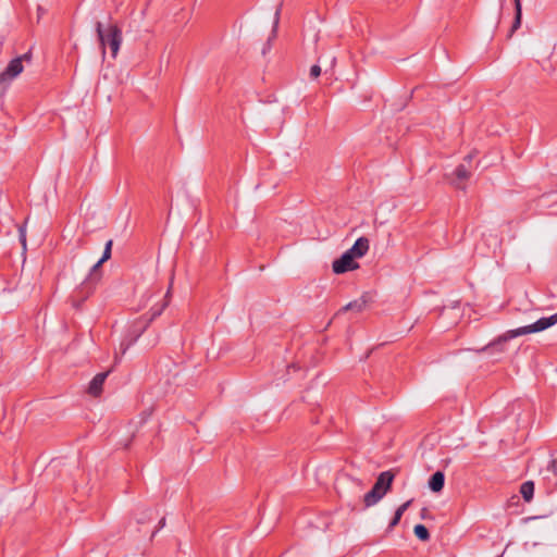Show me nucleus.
<instances>
[{
	"label": "nucleus",
	"mask_w": 557,
	"mask_h": 557,
	"mask_svg": "<svg viewBox=\"0 0 557 557\" xmlns=\"http://www.w3.org/2000/svg\"><path fill=\"white\" fill-rule=\"evenodd\" d=\"M557 323V312L548 318H541L535 323L510 330L505 334L498 336L495 341L486 345L482 350H490L491 354L503 352L505 344L517 336L527 335L531 333L542 332Z\"/></svg>",
	"instance_id": "f257e3e1"
},
{
	"label": "nucleus",
	"mask_w": 557,
	"mask_h": 557,
	"mask_svg": "<svg viewBox=\"0 0 557 557\" xmlns=\"http://www.w3.org/2000/svg\"><path fill=\"white\" fill-rule=\"evenodd\" d=\"M96 32L100 41L102 58L106 55V45H109L112 57L115 58L122 44V32L116 25L104 28L100 22L96 23Z\"/></svg>",
	"instance_id": "f03ea898"
},
{
	"label": "nucleus",
	"mask_w": 557,
	"mask_h": 557,
	"mask_svg": "<svg viewBox=\"0 0 557 557\" xmlns=\"http://www.w3.org/2000/svg\"><path fill=\"white\" fill-rule=\"evenodd\" d=\"M394 478L395 474L392 471H384L380 473L372 490L363 497L366 507L374 506L387 494L392 487Z\"/></svg>",
	"instance_id": "7ed1b4c3"
},
{
	"label": "nucleus",
	"mask_w": 557,
	"mask_h": 557,
	"mask_svg": "<svg viewBox=\"0 0 557 557\" xmlns=\"http://www.w3.org/2000/svg\"><path fill=\"white\" fill-rule=\"evenodd\" d=\"M32 60V53L27 52L13 59L7 66V69L0 73V95H2L10 83L23 72V62L29 63Z\"/></svg>",
	"instance_id": "20e7f679"
},
{
	"label": "nucleus",
	"mask_w": 557,
	"mask_h": 557,
	"mask_svg": "<svg viewBox=\"0 0 557 557\" xmlns=\"http://www.w3.org/2000/svg\"><path fill=\"white\" fill-rule=\"evenodd\" d=\"M358 268L359 263L347 251L332 263L333 272L336 274H343L348 271L357 270Z\"/></svg>",
	"instance_id": "39448f33"
},
{
	"label": "nucleus",
	"mask_w": 557,
	"mask_h": 557,
	"mask_svg": "<svg viewBox=\"0 0 557 557\" xmlns=\"http://www.w3.org/2000/svg\"><path fill=\"white\" fill-rule=\"evenodd\" d=\"M370 247L367 237H359L347 252L356 260L366 256Z\"/></svg>",
	"instance_id": "423d86ee"
},
{
	"label": "nucleus",
	"mask_w": 557,
	"mask_h": 557,
	"mask_svg": "<svg viewBox=\"0 0 557 557\" xmlns=\"http://www.w3.org/2000/svg\"><path fill=\"white\" fill-rule=\"evenodd\" d=\"M470 170L466 164H460L455 171V178L451 180V184L460 189L465 188V182L470 177Z\"/></svg>",
	"instance_id": "0eeeda50"
},
{
	"label": "nucleus",
	"mask_w": 557,
	"mask_h": 557,
	"mask_svg": "<svg viewBox=\"0 0 557 557\" xmlns=\"http://www.w3.org/2000/svg\"><path fill=\"white\" fill-rule=\"evenodd\" d=\"M108 376V372L97 374L88 386V393L92 396H98L102 392V386Z\"/></svg>",
	"instance_id": "6e6552de"
},
{
	"label": "nucleus",
	"mask_w": 557,
	"mask_h": 557,
	"mask_svg": "<svg viewBox=\"0 0 557 557\" xmlns=\"http://www.w3.org/2000/svg\"><path fill=\"white\" fill-rule=\"evenodd\" d=\"M367 297L363 295L359 299H356L354 301L348 302L346 306H344L341 310V312L345 311H355V312H361L367 307Z\"/></svg>",
	"instance_id": "1a4fd4ad"
},
{
	"label": "nucleus",
	"mask_w": 557,
	"mask_h": 557,
	"mask_svg": "<svg viewBox=\"0 0 557 557\" xmlns=\"http://www.w3.org/2000/svg\"><path fill=\"white\" fill-rule=\"evenodd\" d=\"M445 476L442 471L435 472L429 480V487L431 491L438 493L443 490Z\"/></svg>",
	"instance_id": "9d476101"
},
{
	"label": "nucleus",
	"mask_w": 557,
	"mask_h": 557,
	"mask_svg": "<svg viewBox=\"0 0 557 557\" xmlns=\"http://www.w3.org/2000/svg\"><path fill=\"white\" fill-rule=\"evenodd\" d=\"M411 503H412V499H409L397 508V510L395 511V515L388 525L389 529H393L394 527H396L399 523L404 512L408 509V507L411 505Z\"/></svg>",
	"instance_id": "9b49d317"
},
{
	"label": "nucleus",
	"mask_w": 557,
	"mask_h": 557,
	"mask_svg": "<svg viewBox=\"0 0 557 557\" xmlns=\"http://www.w3.org/2000/svg\"><path fill=\"white\" fill-rule=\"evenodd\" d=\"M520 493H521L523 499L527 503H530L532 500L533 494H534V483L532 481H527V482L522 483V485L520 487Z\"/></svg>",
	"instance_id": "f8f14e48"
},
{
	"label": "nucleus",
	"mask_w": 557,
	"mask_h": 557,
	"mask_svg": "<svg viewBox=\"0 0 557 557\" xmlns=\"http://www.w3.org/2000/svg\"><path fill=\"white\" fill-rule=\"evenodd\" d=\"M413 533L420 541L425 542L430 539V533L423 524L414 525Z\"/></svg>",
	"instance_id": "ddd939ff"
},
{
	"label": "nucleus",
	"mask_w": 557,
	"mask_h": 557,
	"mask_svg": "<svg viewBox=\"0 0 557 557\" xmlns=\"http://www.w3.org/2000/svg\"><path fill=\"white\" fill-rule=\"evenodd\" d=\"M112 245L113 242L111 239L106 243L104 250L100 259V263H104L111 258Z\"/></svg>",
	"instance_id": "4468645a"
},
{
	"label": "nucleus",
	"mask_w": 557,
	"mask_h": 557,
	"mask_svg": "<svg viewBox=\"0 0 557 557\" xmlns=\"http://www.w3.org/2000/svg\"><path fill=\"white\" fill-rule=\"evenodd\" d=\"M170 295H171V287L168 289V293L165 295V298L169 299L170 298ZM169 304V300H165L164 304L159 308V309H154L152 311V314H151V318L149 321H152L154 318H157L158 315H160L162 313V311L164 310V308L168 306Z\"/></svg>",
	"instance_id": "2eb2a0df"
},
{
	"label": "nucleus",
	"mask_w": 557,
	"mask_h": 557,
	"mask_svg": "<svg viewBox=\"0 0 557 557\" xmlns=\"http://www.w3.org/2000/svg\"><path fill=\"white\" fill-rule=\"evenodd\" d=\"M521 15H522V12H520V13L516 12L515 21H513L511 30L509 33V37H511L512 34L520 27V25H521Z\"/></svg>",
	"instance_id": "dca6fc26"
},
{
	"label": "nucleus",
	"mask_w": 557,
	"mask_h": 557,
	"mask_svg": "<svg viewBox=\"0 0 557 557\" xmlns=\"http://www.w3.org/2000/svg\"><path fill=\"white\" fill-rule=\"evenodd\" d=\"M20 242L22 244L23 250H26V227L25 225H21L18 227Z\"/></svg>",
	"instance_id": "f3484780"
},
{
	"label": "nucleus",
	"mask_w": 557,
	"mask_h": 557,
	"mask_svg": "<svg viewBox=\"0 0 557 557\" xmlns=\"http://www.w3.org/2000/svg\"><path fill=\"white\" fill-rule=\"evenodd\" d=\"M321 74V67L319 65H312L310 69V76L312 78H318Z\"/></svg>",
	"instance_id": "a211bd4d"
},
{
	"label": "nucleus",
	"mask_w": 557,
	"mask_h": 557,
	"mask_svg": "<svg viewBox=\"0 0 557 557\" xmlns=\"http://www.w3.org/2000/svg\"><path fill=\"white\" fill-rule=\"evenodd\" d=\"M278 22H280V9H277L274 14L273 30H272L273 36H275V34H276Z\"/></svg>",
	"instance_id": "6ab92c4d"
},
{
	"label": "nucleus",
	"mask_w": 557,
	"mask_h": 557,
	"mask_svg": "<svg viewBox=\"0 0 557 557\" xmlns=\"http://www.w3.org/2000/svg\"><path fill=\"white\" fill-rule=\"evenodd\" d=\"M547 469L553 474L557 475V460L556 459L550 460Z\"/></svg>",
	"instance_id": "aec40b11"
},
{
	"label": "nucleus",
	"mask_w": 557,
	"mask_h": 557,
	"mask_svg": "<svg viewBox=\"0 0 557 557\" xmlns=\"http://www.w3.org/2000/svg\"><path fill=\"white\" fill-rule=\"evenodd\" d=\"M131 345H132V343H127V344L122 343L120 345V354L124 355Z\"/></svg>",
	"instance_id": "412c9836"
},
{
	"label": "nucleus",
	"mask_w": 557,
	"mask_h": 557,
	"mask_svg": "<svg viewBox=\"0 0 557 557\" xmlns=\"http://www.w3.org/2000/svg\"><path fill=\"white\" fill-rule=\"evenodd\" d=\"M101 265H102V263H100V260H99V261H98V262H97V263L91 268L90 275H95Z\"/></svg>",
	"instance_id": "4be33fe9"
},
{
	"label": "nucleus",
	"mask_w": 557,
	"mask_h": 557,
	"mask_svg": "<svg viewBox=\"0 0 557 557\" xmlns=\"http://www.w3.org/2000/svg\"><path fill=\"white\" fill-rule=\"evenodd\" d=\"M515 1V10L517 13H520L522 12V8H521V1L520 0H513Z\"/></svg>",
	"instance_id": "5701e85b"
},
{
	"label": "nucleus",
	"mask_w": 557,
	"mask_h": 557,
	"mask_svg": "<svg viewBox=\"0 0 557 557\" xmlns=\"http://www.w3.org/2000/svg\"><path fill=\"white\" fill-rule=\"evenodd\" d=\"M165 525V519L162 518L159 522V528H163Z\"/></svg>",
	"instance_id": "b1692460"
},
{
	"label": "nucleus",
	"mask_w": 557,
	"mask_h": 557,
	"mask_svg": "<svg viewBox=\"0 0 557 557\" xmlns=\"http://www.w3.org/2000/svg\"><path fill=\"white\" fill-rule=\"evenodd\" d=\"M473 156L472 154H468L466 158H465V161H468V162H471Z\"/></svg>",
	"instance_id": "393cba45"
},
{
	"label": "nucleus",
	"mask_w": 557,
	"mask_h": 557,
	"mask_svg": "<svg viewBox=\"0 0 557 557\" xmlns=\"http://www.w3.org/2000/svg\"><path fill=\"white\" fill-rule=\"evenodd\" d=\"M426 511H428V510H426L425 508H423V509H422V511H421V517H422V518H424V517H425Z\"/></svg>",
	"instance_id": "a878e982"
}]
</instances>
